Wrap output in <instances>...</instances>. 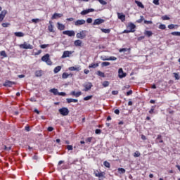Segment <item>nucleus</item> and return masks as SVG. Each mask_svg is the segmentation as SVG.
Listing matches in <instances>:
<instances>
[{"label":"nucleus","mask_w":180,"mask_h":180,"mask_svg":"<svg viewBox=\"0 0 180 180\" xmlns=\"http://www.w3.org/2000/svg\"><path fill=\"white\" fill-rule=\"evenodd\" d=\"M49 92H51V94H53V95H58V89H51Z\"/></svg>","instance_id":"393cba45"},{"label":"nucleus","mask_w":180,"mask_h":180,"mask_svg":"<svg viewBox=\"0 0 180 180\" xmlns=\"http://www.w3.org/2000/svg\"><path fill=\"white\" fill-rule=\"evenodd\" d=\"M175 28V25L174 24H171L168 25V29L172 30Z\"/></svg>","instance_id":"13d9d810"},{"label":"nucleus","mask_w":180,"mask_h":180,"mask_svg":"<svg viewBox=\"0 0 180 180\" xmlns=\"http://www.w3.org/2000/svg\"><path fill=\"white\" fill-rule=\"evenodd\" d=\"M133 94L132 90H129V91L127 92V96H130Z\"/></svg>","instance_id":"680f3d73"},{"label":"nucleus","mask_w":180,"mask_h":180,"mask_svg":"<svg viewBox=\"0 0 180 180\" xmlns=\"http://www.w3.org/2000/svg\"><path fill=\"white\" fill-rule=\"evenodd\" d=\"M171 34H172V36H180V32H172L171 33Z\"/></svg>","instance_id":"de8ad7c7"},{"label":"nucleus","mask_w":180,"mask_h":180,"mask_svg":"<svg viewBox=\"0 0 180 180\" xmlns=\"http://www.w3.org/2000/svg\"><path fill=\"white\" fill-rule=\"evenodd\" d=\"M57 25L58 30H64V29H65V25H64L63 24L58 22Z\"/></svg>","instance_id":"5701e85b"},{"label":"nucleus","mask_w":180,"mask_h":180,"mask_svg":"<svg viewBox=\"0 0 180 180\" xmlns=\"http://www.w3.org/2000/svg\"><path fill=\"white\" fill-rule=\"evenodd\" d=\"M47 130L48 131H53V130H54V128L53 127H49Z\"/></svg>","instance_id":"0e129e2a"},{"label":"nucleus","mask_w":180,"mask_h":180,"mask_svg":"<svg viewBox=\"0 0 180 180\" xmlns=\"http://www.w3.org/2000/svg\"><path fill=\"white\" fill-rule=\"evenodd\" d=\"M118 172H120V174H124L126 172V169L123 168H118Z\"/></svg>","instance_id":"79ce46f5"},{"label":"nucleus","mask_w":180,"mask_h":180,"mask_svg":"<svg viewBox=\"0 0 180 180\" xmlns=\"http://www.w3.org/2000/svg\"><path fill=\"white\" fill-rule=\"evenodd\" d=\"M85 20H77L75 22V26H81L85 25Z\"/></svg>","instance_id":"ddd939ff"},{"label":"nucleus","mask_w":180,"mask_h":180,"mask_svg":"<svg viewBox=\"0 0 180 180\" xmlns=\"http://www.w3.org/2000/svg\"><path fill=\"white\" fill-rule=\"evenodd\" d=\"M1 26L3 27H9V26H11V23H9V22H3L1 24Z\"/></svg>","instance_id":"f704fd0d"},{"label":"nucleus","mask_w":180,"mask_h":180,"mask_svg":"<svg viewBox=\"0 0 180 180\" xmlns=\"http://www.w3.org/2000/svg\"><path fill=\"white\" fill-rule=\"evenodd\" d=\"M63 34L69 36V37H72L75 36V32L74 30H66L63 32Z\"/></svg>","instance_id":"423d86ee"},{"label":"nucleus","mask_w":180,"mask_h":180,"mask_svg":"<svg viewBox=\"0 0 180 180\" xmlns=\"http://www.w3.org/2000/svg\"><path fill=\"white\" fill-rule=\"evenodd\" d=\"M110 63L109 62H103L101 63V67H108Z\"/></svg>","instance_id":"a19ab883"},{"label":"nucleus","mask_w":180,"mask_h":180,"mask_svg":"<svg viewBox=\"0 0 180 180\" xmlns=\"http://www.w3.org/2000/svg\"><path fill=\"white\" fill-rule=\"evenodd\" d=\"M162 19V20H169V17H168V15H163Z\"/></svg>","instance_id":"603ef678"},{"label":"nucleus","mask_w":180,"mask_h":180,"mask_svg":"<svg viewBox=\"0 0 180 180\" xmlns=\"http://www.w3.org/2000/svg\"><path fill=\"white\" fill-rule=\"evenodd\" d=\"M97 178H105V172H100L98 174H96Z\"/></svg>","instance_id":"2f4dec72"},{"label":"nucleus","mask_w":180,"mask_h":180,"mask_svg":"<svg viewBox=\"0 0 180 180\" xmlns=\"http://www.w3.org/2000/svg\"><path fill=\"white\" fill-rule=\"evenodd\" d=\"M118 77L119 78H124L126 77V73L123 72L122 68H120L118 70Z\"/></svg>","instance_id":"2eb2a0df"},{"label":"nucleus","mask_w":180,"mask_h":180,"mask_svg":"<svg viewBox=\"0 0 180 180\" xmlns=\"http://www.w3.org/2000/svg\"><path fill=\"white\" fill-rule=\"evenodd\" d=\"M48 30L50 33H54V25H53L52 21H49V25L48 26Z\"/></svg>","instance_id":"4468645a"},{"label":"nucleus","mask_w":180,"mask_h":180,"mask_svg":"<svg viewBox=\"0 0 180 180\" xmlns=\"http://www.w3.org/2000/svg\"><path fill=\"white\" fill-rule=\"evenodd\" d=\"M101 30L103 33H110V29L101 28Z\"/></svg>","instance_id":"473e14b6"},{"label":"nucleus","mask_w":180,"mask_h":180,"mask_svg":"<svg viewBox=\"0 0 180 180\" xmlns=\"http://www.w3.org/2000/svg\"><path fill=\"white\" fill-rule=\"evenodd\" d=\"M96 134H101V133H102V130L99 129H96L95 131Z\"/></svg>","instance_id":"4d7b16f0"},{"label":"nucleus","mask_w":180,"mask_h":180,"mask_svg":"<svg viewBox=\"0 0 180 180\" xmlns=\"http://www.w3.org/2000/svg\"><path fill=\"white\" fill-rule=\"evenodd\" d=\"M84 86V92H88V91H91V89L92 88L93 85L92 83L88 82L83 85Z\"/></svg>","instance_id":"39448f33"},{"label":"nucleus","mask_w":180,"mask_h":180,"mask_svg":"<svg viewBox=\"0 0 180 180\" xmlns=\"http://www.w3.org/2000/svg\"><path fill=\"white\" fill-rule=\"evenodd\" d=\"M118 19H120L122 22H124L126 20V15L123 13H117Z\"/></svg>","instance_id":"f3484780"},{"label":"nucleus","mask_w":180,"mask_h":180,"mask_svg":"<svg viewBox=\"0 0 180 180\" xmlns=\"http://www.w3.org/2000/svg\"><path fill=\"white\" fill-rule=\"evenodd\" d=\"M134 30H124L123 33H134Z\"/></svg>","instance_id":"864d4df0"},{"label":"nucleus","mask_w":180,"mask_h":180,"mask_svg":"<svg viewBox=\"0 0 180 180\" xmlns=\"http://www.w3.org/2000/svg\"><path fill=\"white\" fill-rule=\"evenodd\" d=\"M153 4L155 5H160V0H153Z\"/></svg>","instance_id":"e2e57ef3"},{"label":"nucleus","mask_w":180,"mask_h":180,"mask_svg":"<svg viewBox=\"0 0 180 180\" xmlns=\"http://www.w3.org/2000/svg\"><path fill=\"white\" fill-rule=\"evenodd\" d=\"M128 27H129V30H134V29H136V25H134L133 22H130L128 25Z\"/></svg>","instance_id":"cd10ccee"},{"label":"nucleus","mask_w":180,"mask_h":180,"mask_svg":"<svg viewBox=\"0 0 180 180\" xmlns=\"http://www.w3.org/2000/svg\"><path fill=\"white\" fill-rule=\"evenodd\" d=\"M144 23L145 25H153V21L145 20Z\"/></svg>","instance_id":"8fccbe9b"},{"label":"nucleus","mask_w":180,"mask_h":180,"mask_svg":"<svg viewBox=\"0 0 180 180\" xmlns=\"http://www.w3.org/2000/svg\"><path fill=\"white\" fill-rule=\"evenodd\" d=\"M97 75H98V77H101V78H105V73H103V72H101L100 70L97 71Z\"/></svg>","instance_id":"7c9ffc66"},{"label":"nucleus","mask_w":180,"mask_h":180,"mask_svg":"<svg viewBox=\"0 0 180 180\" xmlns=\"http://www.w3.org/2000/svg\"><path fill=\"white\" fill-rule=\"evenodd\" d=\"M140 155H141V154L140 153V152L139 151H136L134 153V157L136 158V157H140Z\"/></svg>","instance_id":"09e8293b"},{"label":"nucleus","mask_w":180,"mask_h":180,"mask_svg":"<svg viewBox=\"0 0 180 180\" xmlns=\"http://www.w3.org/2000/svg\"><path fill=\"white\" fill-rule=\"evenodd\" d=\"M74 44L76 47H81L82 46V41L77 39L74 41Z\"/></svg>","instance_id":"aec40b11"},{"label":"nucleus","mask_w":180,"mask_h":180,"mask_svg":"<svg viewBox=\"0 0 180 180\" xmlns=\"http://www.w3.org/2000/svg\"><path fill=\"white\" fill-rule=\"evenodd\" d=\"M101 59L103 61H116L117 60V58H116L115 56H110L109 58H106V56H105V58H103L101 56Z\"/></svg>","instance_id":"6e6552de"},{"label":"nucleus","mask_w":180,"mask_h":180,"mask_svg":"<svg viewBox=\"0 0 180 180\" xmlns=\"http://www.w3.org/2000/svg\"><path fill=\"white\" fill-rule=\"evenodd\" d=\"M14 34L16 37H23V36H25V34L22 32H15Z\"/></svg>","instance_id":"bb28decb"},{"label":"nucleus","mask_w":180,"mask_h":180,"mask_svg":"<svg viewBox=\"0 0 180 180\" xmlns=\"http://www.w3.org/2000/svg\"><path fill=\"white\" fill-rule=\"evenodd\" d=\"M174 78L175 79H180V76H179V74L176 73V72H174Z\"/></svg>","instance_id":"49530a36"},{"label":"nucleus","mask_w":180,"mask_h":180,"mask_svg":"<svg viewBox=\"0 0 180 180\" xmlns=\"http://www.w3.org/2000/svg\"><path fill=\"white\" fill-rule=\"evenodd\" d=\"M135 4H136L137 6H139V8L144 9V5H143V3H141V1H139L136 0Z\"/></svg>","instance_id":"a878e982"},{"label":"nucleus","mask_w":180,"mask_h":180,"mask_svg":"<svg viewBox=\"0 0 180 180\" xmlns=\"http://www.w3.org/2000/svg\"><path fill=\"white\" fill-rule=\"evenodd\" d=\"M90 12H95V10L94 8H88L86 10L82 11L80 14L81 15H88V13H90Z\"/></svg>","instance_id":"f8f14e48"},{"label":"nucleus","mask_w":180,"mask_h":180,"mask_svg":"<svg viewBox=\"0 0 180 180\" xmlns=\"http://www.w3.org/2000/svg\"><path fill=\"white\" fill-rule=\"evenodd\" d=\"M86 22H87V23H92V18H87Z\"/></svg>","instance_id":"69168bd1"},{"label":"nucleus","mask_w":180,"mask_h":180,"mask_svg":"<svg viewBox=\"0 0 180 180\" xmlns=\"http://www.w3.org/2000/svg\"><path fill=\"white\" fill-rule=\"evenodd\" d=\"M49 44H42V45H40V48L41 49H46V47H49Z\"/></svg>","instance_id":"bf43d9fd"},{"label":"nucleus","mask_w":180,"mask_h":180,"mask_svg":"<svg viewBox=\"0 0 180 180\" xmlns=\"http://www.w3.org/2000/svg\"><path fill=\"white\" fill-rule=\"evenodd\" d=\"M8 13V11L3 10L0 13V22H3L4 19H5V16Z\"/></svg>","instance_id":"9b49d317"},{"label":"nucleus","mask_w":180,"mask_h":180,"mask_svg":"<svg viewBox=\"0 0 180 180\" xmlns=\"http://www.w3.org/2000/svg\"><path fill=\"white\" fill-rule=\"evenodd\" d=\"M70 95L75 96V98H79L82 95V92L78 91L75 92V91L70 92Z\"/></svg>","instance_id":"dca6fc26"},{"label":"nucleus","mask_w":180,"mask_h":180,"mask_svg":"<svg viewBox=\"0 0 180 180\" xmlns=\"http://www.w3.org/2000/svg\"><path fill=\"white\" fill-rule=\"evenodd\" d=\"M20 49H23L24 50H33V45L24 41L23 44L18 45Z\"/></svg>","instance_id":"f257e3e1"},{"label":"nucleus","mask_w":180,"mask_h":180,"mask_svg":"<svg viewBox=\"0 0 180 180\" xmlns=\"http://www.w3.org/2000/svg\"><path fill=\"white\" fill-rule=\"evenodd\" d=\"M101 5H108V3L105 0H97Z\"/></svg>","instance_id":"a18cd8bd"},{"label":"nucleus","mask_w":180,"mask_h":180,"mask_svg":"<svg viewBox=\"0 0 180 180\" xmlns=\"http://www.w3.org/2000/svg\"><path fill=\"white\" fill-rule=\"evenodd\" d=\"M144 20V16L141 15V18L136 20V23H141Z\"/></svg>","instance_id":"37998d69"},{"label":"nucleus","mask_w":180,"mask_h":180,"mask_svg":"<svg viewBox=\"0 0 180 180\" xmlns=\"http://www.w3.org/2000/svg\"><path fill=\"white\" fill-rule=\"evenodd\" d=\"M57 18H63V13H55L52 17H51V19L52 20H54V19H57Z\"/></svg>","instance_id":"412c9836"},{"label":"nucleus","mask_w":180,"mask_h":180,"mask_svg":"<svg viewBox=\"0 0 180 180\" xmlns=\"http://www.w3.org/2000/svg\"><path fill=\"white\" fill-rule=\"evenodd\" d=\"M93 139L94 138H92V137H89V138L86 139L85 142L86 143H91Z\"/></svg>","instance_id":"3c124183"},{"label":"nucleus","mask_w":180,"mask_h":180,"mask_svg":"<svg viewBox=\"0 0 180 180\" xmlns=\"http://www.w3.org/2000/svg\"><path fill=\"white\" fill-rule=\"evenodd\" d=\"M72 53H74V51H65L62 55V58H67V57H70V56H71V54H72Z\"/></svg>","instance_id":"9d476101"},{"label":"nucleus","mask_w":180,"mask_h":180,"mask_svg":"<svg viewBox=\"0 0 180 180\" xmlns=\"http://www.w3.org/2000/svg\"><path fill=\"white\" fill-rule=\"evenodd\" d=\"M59 113H60L62 116H68L70 110H68V108L63 107L59 109Z\"/></svg>","instance_id":"20e7f679"},{"label":"nucleus","mask_w":180,"mask_h":180,"mask_svg":"<svg viewBox=\"0 0 180 180\" xmlns=\"http://www.w3.org/2000/svg\"><path fill=\"white\" fill-rule=\"evenodd\" d=\"M72 73H67V72H63L62 75V78L63 79H67V78H68V77H72Z\"/></svg>","instance_id":"6ab92c4d"},{"label":"nucleus","mask_w":180,"mask_h":180,"mask_svg":"<svg viewBox=\"0 0 180 180\" xmlns=\"http://www.w3.org/2000/svg\"><path fill=\"white\" fill-rule=\"evenodd\" d=\"M34 75H35V77H42V76H43V70H39L35 71Z\"/></svg>","instance_id":"a211bd4d"},{"label":"nucleus","mask_w":180,"mask_h":180,"mask_svg":"<svg viewBox=\"0 0 180 180\" xmlns=\"http://www.w3.org/2000/svg\"><path fill=\"white\" fill-rule=\"evenodd\" d=\"M60 71H61V66H57L53 70L54 74H57V73L60 72Z\"/></svg>","instance_id":"c85d7f7f"},{"label":"nucleus","mask_w":180,"mask_h":180,"mask_svg":"<svg viewBox=\"0 0 180 180\" xmlns=\"http://www.w3.org/2000/svg\"><path fill=\"white\" fill-rule=\"evenodd\" d=\"M149 113L150 115H153V113H154V108H151L150 110H149Z\"/></svg>","instance_id":"774afa93"},{"label":"nucleus","mask_w":180,"mask_h":180,"mask_svg":"<svg viewBox=\"0 0 180 180\" xmlns=\"http://www.w3.org/2000/svg\"><path fill=\"white\" fill-rule=\"evenodd\" d=\"M103 86H104V88H106V87L109 86V82H108V81H104V82H103Z\"/></svg>","instance_id":"58836bf2"},{"label":"nucleus","mask_w":180,"mask_h":180,"mask_svg":"<svg viewBox=\"0 0 180 180\" xmlns=\"http://www.w3.org/2000/svg\"><path fill=\"white\" fill-rule=\"evenodd\" d=\"M67 149H68L69 151L72 150V146H71V145H68V146H67Z\"/></svg>","instance_id":"052dcab7"},{"label":"nucleus","mask_w":180,"mask_h":180,"mask_svg":"<svg viewBox=\"0 0 180 180\" xmlns=\"http://www.w3.org/2000/svg\"><path fill=\"white\" fill-rule=\"evenodd\" d=\"M32 23H39V22H40V19L33 18V19H32Z\"/></svg>","instance_id":"c03bdc74"},{"label":"nucleus","mask_w":180,"mask_h":180,"mask_svg":"<svg viewBox=\"0 0 180 180\" xmlns=\"http://www.w3.org/2000/svg\"><path fill=\"white\" fill-rule=\"evenodd\" d=\"M76 37L77 39H85L86 37V30H82L76 34Z\"/></svg>","instance_id":"7ed1b4c3"},{"label":"nucleus","mask_w":180,"mask_h":180,"mask_svg":"<svg viewBox=\"0 0 180 180\" xmlns=\"http://www.w3.org/2000/svg\"><path fill=\"white\" fill-rule=\"evenodd\" d=\"M145 34L148 36V37H151V36H153V32L151 31H146Z\"/></svg>","instance_id":"4c0bfd02"},{"label":"nucleus","mask_w":180,"mask_h":180,"mask_svg":"<svg viewBox=\"0 0 180 180\" xmlns=\"http://www.w3.org/2000/svg\"><path fill=\"white\" fill-rule=\"evenodd\" d=\"M58 95L59 96H65V95H67V94H65V92H58Z\"/></svg>","instance_id":"5fc2aeb1"},{"label":"nucleus","mask_w":180,"mask_h":180,"mask_svg":"<svg viewBox=\"0 0 180 180\" xmlns=\"http://www.w3.org/2000/svg\"><path fill=\"white\" fill-rule=\"evenodd\" d=\"M159 29H161V30H165V29H167V27L164 24H160L159 25Z\"/></svg>","instance_id":"e433bc0d"},{"label":"nucleus","mask_w":180,"mask_h":180,"mask_svg":"<svg viewBox=\"0 0 180 180\" xmlns=\"http://www.w3.org/2000/svg\"><path fill=\"white\" fill-rule=\"evenodd\" d=\"M105 22V20L103 19H101V18H97L94 20L93 25L94 26H96L97 25H102V23H104Z\"/></svg>","instance_id":"1a4fd4ad"},{"label":"nucleus","mask_w":180,"mask_h":180,"mask_svg":"<svg viewBox=\"0 0 180 180\" xmlns=\"http://www.w3.org/2000/svg\"><path fill=\"white\" fill-rule=\"evenodd\" d=\"M0 56H1V57H4V58L8 57V55H6V52L5 51H1L0 52Z\"/></svg>","instance_id":"72a5a7b5"},{"label":"nucleus","mask_w":180,"mask_h":180,"mask_svg":"<svg viewBox=\"0 0 180 180\" xmlns=\"http://www.w3.org/2000/svg\"><path fill=\"white\" fill-rule=\"evenodd\" d=\"M66 101L68 103H71L72 102H74V103H77L78 102V99H74V98H67Z\"/></svg>","instance_id":"b1692460"},{"label":"nucleus","mask_w":180,"mask_h":180,"mask_svg":"<svg viewBox=\"0 0 180 180\" xmlns=\"http://www.w3.org/2000/svg\"><path fill=\"white\" fill-rule=\"evenodd\" d=\"M99 67V63H91L89 65V68H96Z\"/></svg>","instance_id":"c756f323"},{"label":"nucleus","mask_w":180,"mask_h":180,"mask_svg":"<svg viewBox=\"0 0 180 180\" xmlns=\"http://www.w3.org/2000/svg\"><path fill=\"white\" fill-rule=\"evenodd\" d=\"M103 165L106 167V168H110V163L108 161H105L103 162Z\"/></svg>","instance_id":"c9c22d12"},{"label":"nucleus","mask_w":180,"mask_h":180,"mask_svg":"<svg viewBox=\"0 0 180 180\" xmlns=\"http://www.w3.org/2000/svg\"><path fill=\"white\" fill-rule=\"evenodd\" d=\"M12 85H16V82L6 80L3 84L4 86H8V88H12Z\"/></svg>","instance_id":"0eeeda50"},{"label":"nucleus","mask_w":180,"mask_h":180,"mask_svg":"<svg viewBox=\"0 0 180 180\" xmlns=\"http://www.w3.org/2000/svg\"><path fill=\"white\" fill-rule=\"evenodd\" d=\"M41 61H44L48 65H51L53 64V62H51V60L50 59V55L49 53H46L41 57Z\"/></svg>","instance_id":"f03ea898"},{"label":"nucleus","mask_w":180,"mask_h":180,"mask_svg":"<svg viewBox=\"0 0 180 180\" xmlns=\"http://www.w3.org/2000/svg\"><path fill=\"white\" fill-rule=\"evenodd\" d=\"M92 98H93V96L91 95V96H87L84 97L83 99H84V101H89V100L92 99Z\"/></svg>","instance_id":"ea45409f"},{"label":"nucleus","mask_w":180,"mask_h":180,"mask_svg":"<svg viewBox=\"0 0 180 180\" xmlns=\"http://www.w3.org/2000/svg\"><path fill=\"white\" fill-rule=\"evenodd\" d=\"M156 143H164V141L162 140V136H161L160 134L158 135V137L156 138L155 140Z\"/></svg>","instance_id":"4be33fe9"},{"label":"nucleus","mask_w":180,"mask_h":180,"mask_svg":"<svg viewBox=\"0 0 180 180\" xmlns=\"http://www.w3.org/2000/svg\"><path fill=\"white\" fill-rule=\"evenodd\" d=\"M11 149H12V147H11V146H9V147H8L6 146H4V150L6 151H10V150H11Z\"/></svg>","instance_id":"6e6d98bb"},{"label":"nucleus","mask_w":180,"mask_h":180,"mask_svg":"<svg viewBox=\"0 0 180 180\" xmlns=\"http://www.w3.org/2000/svg\"><path fill=\"white\" fill-rule=\"evenodd\" d=\"M119 94L118 91H112V95H117Z\"/></svg>","instance_id":"338daca9"}]
</instances>
